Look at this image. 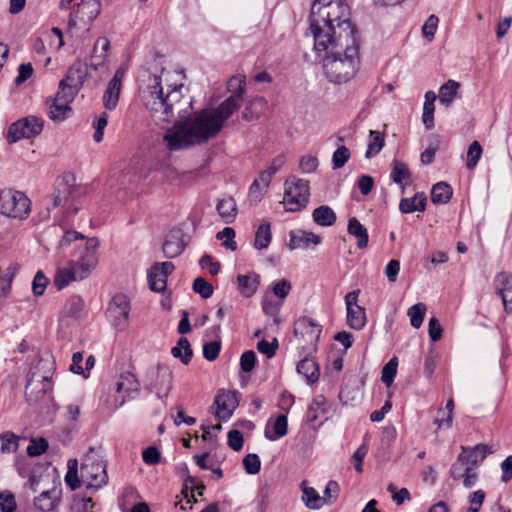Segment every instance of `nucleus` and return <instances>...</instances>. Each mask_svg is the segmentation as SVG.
Wrapping results in <instances>:
<instances>
[{
	"label": "nucleus",
	"instance_id": "nucleus-45",
	"mask_svg": "<svg viewBox=\"0 0 512 512\" xmlns=\"http://www.w3.org/2000/svg\"><path fill=\"white\" fill-rule=\"evenodd\" d=\"M482 152H483L482 146L480 145V143L478 141H473L469 145L468 151H467V163H466V166L469 170H473L476 167L478 161L481 158Z\"/></svg>",
	"mask_w": 512,
	"mask_h": 512
},
{
	"label": "nucleus",
	"instance_id": "nucleus-52",
	"mask_svg": "<svg viewBox=\"0 0 512 512\" xmlns=\"http://www.w3.org/2000/svg\"><path fill=\"white\" fill-rule=\"evenodd\" d=\"M438 23L439 18L436 15L432 14L428 17V19L422 26V34L428 41H432L434 39Z\"/></svg>",
	"mask_w": 512,
	"mask_h": 512
},
{
	"label": "nucleus",
	"instance_id": "nucleus-54",
	"mask_svg": "<svg viewBox=\"0 0 512 512\" xmlns=\"http://www.w3.org/2000/svg\"><path fill=\"white\" fill-rule=\"evenodd\" d=\"M22 126L18 121L10 125L7 133V141L9 143H15L23 138H27L26 129Z\"/></svg>",
	"mask_w": 512,
	"mask_h": 512
},
{
	"label": "nucleus",
	"instance_id": "nucleus-15",
	"mask_svg": "<svg viewBox=\"0 0 512 512\" xmlns=\"http://www.w3.org/2000/svg\"><path fill=\"white\" fill-rule=\"evenodd\" d=\"M493 453V449L483 443L477 444L474 447H462L461 454L470 467L477 468L487 457L488 454Z\"/></svg>",
	"mask_w": 512,
	"mask_h": 512
},
{
	"label": "nucleus",
	"instance_id": "nucleus-34",
	"mask_svg": "<svg viewBox=\"0 0 512 512\" xmlns=\"http://www.w3.org/2000/svg\"><path fill=\"white\" fill-rule=\"evenodd\" d=\"M347 310V324L355 330H361L366 324V312L363 307H353Z\"/></svg>",
	"mask_w": 512,
	"mask_h": 512
},
{
	"label": "nucleus",
	"instance_id": "nucleus-1",
	"mask_svg": "<svg viewBox=\"0 0 512 512\" xmlns=\"http://www.w3.org/2000/svg\"><path fill=\"white\" fill-rule=\"evenodd\" d=\"M317 53L325 52L323 69L328 80L347 83L359 68L360 42L344 0H314L309 16Z\"/></svg>",
	"mask_w": 512,
	"mask_h": 512
},
{
	"label": "nucleus",
	"instance_id": "nucleus-35",
	"mask_svg": "<svg viewBox=\"0 0 512 512\" xmlns=\"http://www.w3.org/2000/svg\"><path fill=\"white\" fill-rule=\"evenodd\" d=\"M171 354L179 358L184 365H187L192 358L193 351L187 338H180L177 345L171 349Z\"/></svg>",
	"mask_w": 512,
	"mask_h": 512
},
{
	"label": "nucleus",
	"instance_id": "nucleus-41",
	"mask_svg": "<svg viewBox=\"0 0 512 512\" xmlns=\"http://www.w3.org/2000/svg\"><path fill=\"white\" fill-rule=\"evenodd\" d=\"M148 282L150 289L155 292H163L167 286L166 278L154 266L151 267L148 273Z\"/></svg>",
	"mask_w": 512,
	"mask_h": 512
},
{
	"label": "nucleus",
	"instance_id": "nucleus-20",
	"mask_svg": "<svg viewBox=\"0 0 512 512\" xmlns=\"http://www.w3.org/2000/svg\"><path fill=\"white\" fill-rule=\"evenodd\" d=\"M46 104L47 116L54 122L65 120L71 112L69 104L56 100L55 98L47 99Z\"/></svg>",
	"mask_w": 512,
	"mask_h": 512
},
{
	"label": "nucleus",
	"instance_id": "nucleus-6",
	"mask_svg": "<svg viewBox=\"0 0 512 512\" xmlns=\"http://www.w3.org/2000/svg\"><path fill=\"white\" fill-rule=\"evenodd\" d=\"M31 211L29 198L20 191L4 189L0 191L1 214L18 219H25Z\"/></svg>",
	"mask_w": 512,
	"mask_h": 512
},
{
	"label": "nucleus",
	"instance_id": "nucleus-9",
	"mask_svg": "<svg viewBox=\"0 0 512 512\" xmlns=\"http://www.w3.org/2000/svg\"><path fill=\"white\" fill-rule=\"evenodd\" d=\"M101 12L100 0H81L74 12L70 14L69 26L76 27L78 22L91 24Z\"/></svg>",
	"mask_w": 512,
	"mask_h": 512
},
{
	"label": "nucleus",
	"instance_id": "nucleus-11",
	"mask_svg": "<svg viewBox=\"0 0 512 512\" xmlns=\"http://www.w3.org/2000/svg\"><path fill=\"white\" fill-rule=\"evenodd\" d=\"M126 71L127 67L125 65H121L107 85L103 94V105L107 110H113L118 104L119 95L122 89V81Z\"/></svg>",
	"mask_w": 512,
	"mask_h": 512
},
{
	"label": "nucleus",
	"instance_id": "nucleus-8",
	"mask_svg": "<svg viewBox=\"0 0 512 512\" xmlns=\"http://www.w3.org/2000/svg\"><path fill=\"white\" fill-rule=\"evenodd\" d=\"M321 332V325L307 316L300 317L294 325V335L307 353L316 351Z\"/></svg>",
	"mask_w": 512,
	"mask_h": 512
},
{
	"label": "nucleus",
	"instance_id": "nucleus-51",
	"mask_svg": "<svg viewBox=\"0 0 512 512\" xmlns=\"http://www.w3.org/2000/svg\"><path fill=\"white\" fill-rule=\"evenodd\" d=\"M387 491L391 494L393 502L398 506L410 499V492L407 488L398 489L393 483L388 485Z\"/></svg>",
	"mask_w": 512,
	"mask_h": 512
},
{
	"label": "nucleus",
	"instance_id": "nucleus-25",
	"mask_svg": "<svg viewBox=\"0 0 512 512\" xmlns=\"http://www.w3.org/2000/svg\"><path fill=\"white\" fill-rule=\"evenodd\" d=\"M44 395L52 389L50 377L48 375L41 376L36 371L31 372L26 384V391L31 390Z\"/></svg>",
	"mask_w": 512,
	"mask_h": 512
},
{
	"label": "nucleus",
	"instance_id": "nucleus-18",
	"mask_svg": "<svg viewBox=\"0 0 512 512\" xmlns=\"http://www.w3.org/2000/svg\"><path fill=\"white\" fill-rule=\"evenodd\" d=\"M185 244L180 231L167 235L162 250L166 258L172 259L179 256L184 250Z\"/></svg>",
	"mask_w": 512,
	"mask_h": 512
},
{
	"label": "nucleus",
	"instance_id": "nucleus-24",
	"mask_svg": "<svg viewBox=\"0 0 512 512\" xmlns=\"http://www.w3.org/2000/svg\"><path fill=\"white\" fill-rule=\"evenodd\" d=\"M141 384L136 376L131 372H125L121 375V380L116 383V391H124L127 396L133 398L131 394H138L140 391Z\"/></svg>",
	"mask_w": 512,
	"mask_h": 512
},
{
	"label": "nucleus",
	"instance_id": "nucleus-29",
	"mask_svg": "<svg viewBox=\"0 0 512 512\" xmlns=\"http://www.w3.org/2000/svg\"><path fill=\"white\" fill-rule=\"evenodd\" d=\"M297 372L308 382L314 383L319 378V367L312 358L305 357L297 364Z\"/></svg>",
	"mask_w": 512,
	"mask_h": 512
},
{
	"label": "nucleus",
	"instance_id": "nucleus-59",
	"mask_svg": "<svg viewBox=\"0 0 512 512\" xmlns=\"http://www.w3.org/2000/svg\"><path fill=\"white\" fill-rule=\"evenodd\" d=\"M256 354L252 350L245 351L240 358V367L243 372H251L256 364Z\"/></svg>",
	"mask_w": 512,
	"mask_h": 512
},
{
	"label": "nucleus",
	"instance_id": "nucleus-36",
	"mask_svg": "<svg viewBox=\"0 0 512 512\" xmlns=\"http://www.w3.org/2000/svg\"><path fill=\"white\" fill-rule=\"evenodd\" d=\"M20 437L7 431L0 434V453L11 454L17 451Z\"/></svg>",
	"mask_w": 512,
	"mask_h": 512
},
{
	"label": "nucleus",
	"instance_id": "nucleus-56",
	"mask_svg": "<svg viewBox=\"0 0 512 512\" xmlns=\"http://www.w3.org/2000/svg\"><path fill=\"white\" fill-rule=\"evenodd\" d=\"M110 47V41L106 37H100L96 40L93 48V58L99 59L100 62H102L105 57L106 53L109 50Z\"/></svg>",
	"mask_w": 512,
	"mask_h": 512
},
{
	"label": "nucleus",
	"instance_id": "nucleus-30",
	"mask_svg": "<svg viewBox=\"0 0 512 512\" xmlns=\"http://www.w3.org/2000/svg\"><path fill=\"white\" fill-rule=\"evenodd\" d=\"M302 501L309 509H320L324 504L330 503V500L322 498L313 487L302 488Z\"/></svg>",
	"mask_w": 512,
	"mask_h": 512
},
{
	"label": "nucleus",
	"instance_id": "nucleus-42",
	"mask_svg": "<svg viewBox=\"0 0 512 512\" xmlns=\"http://www.w3.org/2000/svg\"><path fill=\"white\" fill-rule=\"evenodd\" d=\"M326 399L323 395H317L310 404L307 412V420L315 422L318 419L319 413L325 412Z\"/></svg>",
	"mask_w": 512,
	"mask_h": 512
},
{
	"label": "nucleus",
	"instance_id": "nucleus-17",
	"mask_svg": "<svg viewBox=\"0 0 512 512\" xmlns=\"http://www.w3.org/2000/svg\"><path fill=\"white\" fill-rule=\"evenodd\" d=\"M321 242L320 236L314 234L313 232H308L304 230L292 231L290 233L289 240V248L291 250L295 249H306L310 245H318Z\"/></svg>",
	"mask_w": 512,
	"mask_h": 512
},
{
	"label": "nucleus",
	"instance_id": "nucleus-57",
	"mask_svg": "<svg viewBox=\"0 0 512 512\" xmlns=\"http://www.w3.org/2000/svg\"><path fill=\"white\" fill-rule=\"evenodd\" d=\"M77 93H78L77 90L72 89L71 87L60 82L59 87H58V92L54 98L56 100L63 101L64 103H67L70 105V103L74 100Z\"/></svg>",
	"mask_w": 512,
	"mask_h": 512
},
{
	"label": "nucleus",
	"instance_id": "nucleus-64",
	"mask_svg": "<svg viewBox=\"0 0 512 512\" xmlns=\"http://www.w3.org/2000/svg\"><path fill=\"white\" fill-rule=\"evenodd\" d=\"M16 509L15 497L10 492L0 493V511L1 512H14Z\"/></svg>",
	"mask_w": 512,
	"mask_h": 512
},
{
	"label": "nucleus",
	"instance_id": "nucleus-32",
	"mask_svg": "<svg viewBox=\"0 0 512 512\" xmlns=\"http://www.w3.org/2000/svg\"><path fill=\"white\" fill-rule=\"evenodd\" d=\"M460 84L454 80H448L440 87L439 100L442 105L449 107L456 98Z\"/></svg>",
	"mask_w": 512,
	"mask_h": 512
},
{
	"label": "nucleus",
	"instance_id": "nucleus-2",
	"mask_svg": "<svg viewBox=\"0 0 512 512\" xmlns=\"http://www.w3.org/2000/svg\"><path fill=\"white\" fill-rule=\"evenodd\" d=\"M183 84L166 90L158 76L150 77L149 84L142 92V100L156 123L171 122L176 116L182 120L175 122L166 132L164 141L170 150L186 149L200 145L214 138L222 129L220 122L210 109H202L192 116L193 99L182 93Z\"/></svg>",
	"mask_w": 512,
	"mask_h": 512
},
{
	"label": "nucleus",
	"instance_id": "nucleus-39",
	"mask_svg": "<svg viewBox=\"0 0 512 512\" xmlns=\"http://www.w3.org/2000/svg\"><path fill=\"white\" fill-rule=\"evenodd\" d=\"M22 127L26 129L27 138H32L39 135L43 129V120L36 116H29L18 120Z\"/></svg>",
	"mask_w": 512,
	"mask_h": 512
},
{
	"label": "nucleus",
	"instance_id": "nucleus-23",
	"mask_svg": "<svg viewBox=\"0 0 512 512\" xmlns=\"http://www.w3.org/2000/svg\"><path fill=\"white\" fill-rule=\"evenodd\" d=\"M85 75L86 72L83 66L81 64H76L68 69L65 78L60 82L71 87L72 89L79 91L84 82Z\"/></svg>",
	"mask_w": 512,
	"mask_h": 512
},
{
	"label": "nucleus",
	"instance_id": "nucleus-40",
	"mask_svg": "<svg viewBox=\"0 0 512 512\" xmlns=\"http://www.w3.org/2000/svg\"><path fill=\"white\" fill-rule=\"evenodd\" d=\"M427 307L424 303H417L415 305H412L408 311L407 315L410 319V324L412 327L418 329L421 327L424 316L426 313Z\"/></svg>",
	"mask_w": 512,
	"mask_h": 512
},
{
	"label": "nucleus",
	"instance_id": "nucleus-12",
	"mask_svg": "<svg viewBox=\"0 0 512 512\" xmlns=\"http://www.w3.org/2000/svg\"><path fill=\"white\" fill-rule=\"evenodd\" d=\"M214 404L217 407L216 417L220 420H228L238 405L235 393L219 391L215 397Z\"/></svg>",
	"mask_w": 512,
	"mask_h": 512
},
{
	"label": "nucleus",
	"instance_id": "nucleus-53",
	"mask_svg": "<svg viewBox=\"0 0 512 512\" xmlns=\"http://www.w3.org/2000/svg\"><path fill=\"white\" fill-rule=\"evenodd\" d=\"M95 502L92 498L74 499L70 512H94Z\"/></svg>",
	"mask_w": 512,
	"mask_h": 512
},
{
	"label": "nucleus",
	"instance_id": "nucleus-48",
	"mask_svg": "<svg viewBox=\"0 0 512 512\" xmlns=\"http://www.w3.org/2000/svg\"><path fill=\"white\" fill-rule=\"evenodd\" d=\"M349 159H350L349 149L344 145L339 146L334 151L333 156H332L333 169L336 170V169L342 168L348 162Z\"/></svg>",
	"mask_w": 512,
	"mask_h": 512
},
{
	"label": "nucleus",
	"instance_id": "nucleus-19",
	"mask_svg": "<svg viewBox=\"0 0 512 512\" xmlns=\"http://www.w3.org/2000/svg\"><path fill=\"white\" fill-rule=\"evenodd\" d=\"M347 232L357 239L356 246L358 249H365L368 246V230L356 217L349 218Z\"/></svg>",
	"mask_w": 512,
	"mask_h": 512
},
{
	"label": "nucleus",
	"instance_id": "nucleus-33",
	"mask_svg": "<svg viewBox=\"0 0 512 512\" xmlns=\"http://www.w3.org/2000/svg\"><path fill=\"white\" fill-rule=\"evenodd\" d=\"M288 432V420L284 414L279 415L273 424V433L267 427L265 429V437L271 441H275L281 437H284Z\"/></svg>",
	"mask_w": 512,
	"mask_h": 512
},
{
	"label": "nucleus",
	"instance_id": "nucleus-27",
	"mask_svg": "<svg viewBox=\"0 0 512 512\" xmlns=\"http://www.w3.org/2000/svg\"><path fill=\"white\" fill-rule=\"evenodd\" d=\"M393 168L391 172V179L402 188L410 185L411 183V172L408 166L400 161L394 160Z\"/></svg>",
	"mask_w": 512,
	"mask_h": 512
},
{
	"label": "nucleus",
	"instance_id": "nucleus-22",
	"mask_svg": "<svg viewBox=\"0 0 512 512\" xmlns=\"http://www.w3.org/2000/svg\"><path fill=\"white\" fill-rule=\"evenodd\" d=\"M427 197L421 193H416L411 198H403L400 201L399 209L402 213L408 214L415 211L423 212L426 208Z\"/></svg>",
	"mask_w": 512,
	"mask_h": 512
},
{
	"label": "nucleus",
	"instance_id": "nucleus-50",
	"mask_svg": "<svg viewBox=\"0 0 512 512\" xmlns=\"http://www.w3.org/2000/svg\"><path fill=\"white\" fill-rule=\"evenodd\" d=\"M235 230L231 227H225L222 231L217 233V239L223 240L222 245L230 249L231 251H235L237 249V244L234 241L235 238Z\"/></svg>",
	"mask_w": 512,
	"mask_h": 512
},
{
	"label": "nucleus",
	"instance_id": "nucleus-16",
	"mask_svg": "<svg viewBox=\"0 0 512 512\" xmlns=\"http://www.w3.org/2000/svg\"><path fill=\"white\" fill-rule=\"evenodd\" d=\"M241 103L242 101L239 100V96L230 95L217 108L210 110L216 117L217 121L220 122L221 127H223L226 120L240 108Z\"/></svg>",
	"mask_w": 512,
	"mask_h": 512
},
{
	"label": "nucleus",
	"instance_id": "nucleus-63",
	"mask_svg": "<svg viewBox=\"0 0 512 512\" xmlns=\"http://www.w3.org/2000/svg\"><path fill=\"white\" fill-rule=\"evenodd\" d=\"M48 284V279L42 271H38L32 282V290L35 296L43 295Z\"/></svg>",
	"mask_w": 512,
	"mask_h": 512
},
{
	"label": "nucleus",
	"instance_id": "nucleus-7",
	"mask_svg": "<svg viewBox=\"0 0 512 512\" xmlns=\"http://www.w3.org/2000/svg\"><path fill=\"white\" fill-rule=\"evenodd\" d=\"M284 194L285 208L289 212H296L306 207L310 188L309 181L292 176L286 180Z\"/></svg>",
	"mask_w": 512,
	"mask_h": 512
},
{
	"label": "nucleus",
	"instance_id": "nucleus-49",
	"mask_svg": "<svg viewBox=\"0 0 512 512\" xmlns=\"http://www.w3.org/2000/svg\"><path fill=\"white\" fill-rule=\"evenodd\" d=\"M192 288L195 293L199 294L204 299L210 298L214 291L213 286L202 277H197L193 281Z\"/></svg>",
	"mask_w": 512,
	"mask_h": 512
},
{
	"label": "nucleus",
	"instance_id": "nucleus-55",
	"mask_svg": "<svg viewBox=\"0 0 512 512\" xmlns=\"http://www.w3.org/2000/svg\"><path fill=\"white\" fill-rule=\"evenodd\" d=\"M243 466L248 474L255 475L261 468L260 458L257 454H248L243 459Z\"/></svg>",
	"mask_w": 512,
	"mask_h": 512
},
{
	"label": "nucleus",
	"instance_id": "nucleus-62",
	"mask_svg": "<svg viewBox=\"0 0 512 512\" xmlns=\"http://www.w3.org/2000/svg\"><path fill=\"white\" fill-rule=\"evenodd\" d=\"M221 350L220 341H210L203 345V356L208 361H214Z\"/></svg>",
	"mask_w": 512,
	"mask_h": 512
},
{
	"label": "nucleus",
	"instance_id": "nucleus-4",
	"mask_svg": "<svg viewBox=\"0 0 512 512\" xmlns=\"http://www.w3.org/2000/svg\"><path fill=\"white\" fill-rule=\"evenodd\" d=\"M97 264V258L91 251L85 256L77 257L69 261L68 266L58 268L54 277V284L61 290L70 282L83 280L91 273Z\"/></svg>",
	"mask_w": 512,
	"mask_h": 512
},
{
	"label": "nucleus",
	"instance_id": "nucleus-21",
	"mask_svg": "<svg viewBox=\"0 0 512 512\" xmlns=\"http://www.w3.org/2000/svg\"><path fill=\"white\" fill-rule=\"evenodd\" d=\"M216 210L222 220L229 224L234 221L237 215V205L230 196H225L217 201Z\"/></svg>",
	"mask_w": 512,
	"mask_h": 512
},
{
	"label": "nucleus",
	"instance_id": "nucleus-58",
	"mask_svg": "<svg viewBox=\"0 0 512 512\" xmlns=\"http://www.w3.org/2000/svg\"><path fill=\"white\" fill-rule=\"evenodd\" d=\"M291 289L292 285L286 279L277 281L272 286L273 295L279 298L281 301H283L289 295Z\"/></svg>",
	"mask_w": 512,
	"mask_h": 512
},
{
	"label": "nucleus",
	"instance_id": "nucleus-47",
	"mask_svg": "<svg viewBox=\"0 0 512 512\" xmlns=\"http://www.w3.org/2000/svg\"><path fill=\"white\" fill-rule=\"evenodd\" d=\"M398 361L396 357L391 358L382 368L381 380L386 386H391L397 373Z\"/></svg>",
	"mask_w": 512,
	"mask_h": 512
},
{
	"label": "nucleus",
	"instance_id": "nucleus-46",
	"mask_svg": "<svg viewBox=\"0 0 512 512\" xmlns=\"http://www.w3.org/2000/svg\"><path fill=\"white\" fill-rule=\"evenodd\" d=\"M245 82L246 78L244 75H236L230 78L228 81V91L231 95L239 96V100L243 101V95L245 93Z\"/></svg>",
	"mask_w": 512,
	"mask_h": 512
},
{
	"label": "nucleus",
	"instance_id": "nucleus-10",
	"mask_svg": "<svg viewBox=\"0 0 512 512\" xmlns=\"http://www.w3.org/2000/svg\"><path fill=\"white\" fill-rule=\"evenodd\" d=\"M130 304L128 298L123 294L115 295L107 309V316L112 324L123 330L128 323Z\"/></svg>",
	"mask_w": 512,
	"mask_h": 512
},
{
	"label": "nucleus",
	"instance_id": "nucleus-13",
	"mask_svg": "<svg viewBox=\"0 0 512 512\" xmlns=\"http://www.w3.org/2000/svg\"><path fill=\"white\" fill-rule=\"evenodd\" d=\"M62 490L57 487L43 491L34 499V507L40 512H53L60 503Z\"/></svg>",
	"mask_w": 512,
	"mask_h": 512
},
{
	"label": "nucleus",
	"instance_id": "nucleus-14",
	"mask_svg": "<svg viewBox=\"0 0 512 512\" xmlns=\"http://www.w3.org/2000/svg\"><path fill=\"white\" fill-rule=\"evenodd\" d=\"M496 291L502 299L505 310L512 313V275L508 273H500L497 275Z\"/></svg>",
	"mask_w": 512,
	"mask_h": 512
},
{
	"label": "nucleus",
	"instance_id": "nucleus-44",
	"mask_svg": "<svg viewBox=\"0 0 512 512\" xmlns=\"http://www.w3.org/2000/svg\"><path fill=\"white\" fill-rule=\"evenodd\" d=\"M453 410H454V401L450 398L445 406V409H439L438 414H446V418H436L434 423L438 426V428L447 427L450 428L453 422Z\"/></svg>",
	"mask_w": 512,
	"mask_h": 512
},
{
	"label": "nucleus",
	"instance_id": "nucleus-43",
	"mask_svg": "<svg viewBox=\"0 0 512 512\" xmlns=\"http://www.w3.org/2000/svg\"><path fill=\"white\" fill-rule=\"evenodd\" d=\"M464 456V454L460 453L450 468V476L454 480H460L461 477L465 476V474L470 471V466Z\"/></svg>",
	"mask_w": 512,
	"mask_h": 512
},
{
	"label": "nucleus",
	"instance_id": "nucleus-3",
	"mask_svg": "<svg viewBox=\"0 0 512 512\" xmlns=\"http://www.w3.org/2000/svg\"><path fill=\"white\" fill-rule=\"evenodd\" d=\"M67 467L65 482L71 490L80 488L82 484L88 489L97 490L107 484L106 463L94 448H90L82 458L80 477H78L77 459H70Z\"/></svg>",
	"mask_w": 512,
	"mask_h": 512
},
{
	"label": "nucleus",
	"instance_id": "nucleus-60",
	"mask_svg": "<svg viewBox=\"0 0 512 512\" xmlns=\"http://www.w3.org/2000/svg\"><path fill=\"white\" fill-rule=\"evenodd\" d=\"M48 442L44 438L33 439L27 447V454L31 457L39 456L46 452Z\"/></svg>",
	"mask_w": 512,
	"mask_h": 512
},
{
	"label": "nucleus",
	"instance_id": "nucleus-28",
	"mask_svg": "<svg viewBox=\"0 0 512 512\" xmlns=\"http://www.w3.org/2000/svg\"><path fill=\"white\" fill-rule=\"evenodd\" d=\"M238 288L244 297H251L257 291L259 285V275H238L237 276Z\"/></svg>",
	"mask_w": 512,
	"mask_h": 512
},
{
	"label": "nucleus",
	"instance_id": "nucleus-37",
	"mask_svg": "<svg viewBox=\"0 0 512 512\" xmlns=\"http://www.w3.org/2000/svg\"><path fill=\"white\" fill-rule=\"evenodd\" d=\"M272 239L270 224L268 222L262 223L255 235L254 247L258 250L266 249Z\"/></svg>",
	"mask_w": 512,
	"mask_h": 512
},
{
	"label": "nucleus",
	"instance_id": "nucleus-61",
	"mask_svg": "<svg viewBox=\"0 0 512 512\" xmlns=\"http://www.w3.org/2000/svg\"><path fill=\"white\" fill-rule=\"evenodd\" d=\"M485 496L486 494L483 490H477L471 493L468 498L470 506L467 509V512H479L484 502Z\"/></svg>",
	"mask_w": 512,
	"mask_h": 512
},
{
	"label": "nucleus",
	"instance_id": "nucleus-5",
	"mask_svg": "<svg viewBox=\"0 0 512 512\" xmlns=\"http://www.w3.org/2000/svg\"><path fill=\"white\" fill-rule=\"evenodd\" d=\"M144 389L155 393L157 398H166L173 386V373L169 366L158 363L149 367L143 378Z\"/></svg>",
	"mask_w": 512,
	"mask_h": 512
},
{
	"label": "nucleus",
	"instance_id": "nucleus-31",
	"mask_svg": "<svg viewBox=\"0 0 512 512\" xmlns=\"http://www.w3.org/2000/svg\"><path fill=\"white\" fill-rule=\"evenodd\" d=\"M453 194L452 188L446 182L436 183L431 190V201L434 204H446Z\"/></svg>",
	"mask_w": 512,
	"mask_h": 512
},
{
	"label": "nucleus",
	"instance_id": "nucleus-38",
	"mask_svg": "<svg viewBox=\"0 0 512 512\" xmlns=\"http://www.w3.org/2000/svg\"><path fill=\"white\" fill-rule=\"evenodd\" d=\"M384 146V137L378 131L370 130L368 148L365 153L366 158H372L376 156Z\"/></svg>",
	"mask_w": 512,
	"mask_h": 512
},
{
	"label": "nucleus",
	"instance_id": "nucleus-26",
	"mask_svg": "<svg viewBox=\"0 0 512 512\" xmlns=\"http://www.w3.org/2000/svg\"><path fill=\"white\" fill-rule=\"evenodd\" d=\"M312 218L317 225L323 227L332 226L337 219L334 210L327 205H321L314 209Z\"/></svg>",
	"mask_w": 512,
	"mask_h": 512
}]
</instances>
